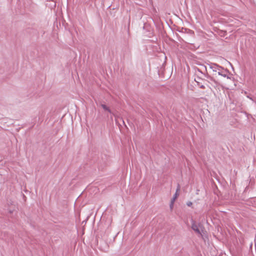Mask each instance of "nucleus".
Returning a JSON list of instances; mask_svg holds the SVG:
<instances>
[{"label":"nucleus","mask_w":256,"mask_h":256,"mask_svg":"<svg viewBox=\"0 0 256 256\" xmlns=\"http://www.w3.org/2000/svg\"><path fill=\"white\" fill-rule=\"evenodd\" d=\"M202 226V224H199L198 225H197L196 224H195L194 222L192 223V228L196 233L198 234H201V232L199 229V227H200Z\"/></svg>","instance_id":"f03ea898"},{"label":"nucleus","mask_w":256,"mask_h":256,"mask_svg":"<svg viewBox=\"0 0 256 256\" xmlns=\"http://www.w3.org/2000/svg\"><path fill=\"white\" fill-rule=\"evenodd\" d=\"M200 88H203V89L205 88V86H204V85H201V86H200Z\"/></svg>","instance_id":"0eeeda50"},{"label":"nucleus","mask_w":256,"mask_h":256,"mask_svg":"<svg viewBox=\"0 0 256 256\" xmlns=\"http://www.w3.org/2000/svg\"><path fill=\"white\" fill-rule=\"evenodd\" d=\"M174 202H172V201H171V202H170V208L171 209H172V207H173V206H174Z\"/></svg>","instance_id":"39448f33"},{"label":"nucleus","mask_w":256,"mask_h":256,"mask_svg":"<svg viewBox=\"0 0 256 256\" xmlns=\"http://www.w3.org/2000/svg\"><path fill=\"white\" fill-rule=\"evenodd\" d=\"M210 68L214 72H218V74L220 76H222L224 77H226L227 76L226 72L224 73L220 69L222 68V67L219 66L218 65L212 64L210 66Z\"/></svg>","instance_id":"f257e3e1"},{"label":"nucleus","mask_w":256,"mask_h":256,"mask_svg":"<svg viewBox=\"0 0 256 256\" xmlns=\"http://www.w3.org/2000/svg\"><path fill=\"white\" fill-rule=\"evenodd\" d=\"M192 204V203L191 202H187V205L188 206H190Z\"/></svg>","instance_id":"423d86ee"},{"label":"nucleus","mask_w":256,"mask_h":256,"mask_svg":"<svg viewBox=\"0 0 256 256\" xmlns=\"http://www.w3.org/2000/svg\"><path fill=\"white\" fill-rule=\"evenodd\" d=\"M101 106L104 110H108L109 112H111L110 109L106 105L102 104Z\"/></svg>","instance_id":"20e7f679"},{"label":"nucleus","mask_w":256,"mask_h":256,"mask_svg":"<svg viewBox=\"0 0 256 256\" xmlns=\"http://www.w3.org/2000/svg\"><path fill=\"white\" fill-rule=\"evenodd\" d=\"M180 190V186L179 185L178 186V188L176 190V194H174V196L172 198V199L171 201H172V202H174L175 200L177 198L178 196V191Z\"/></svg>","instance_id":"7ed1b4c3"}]
</instances>
